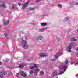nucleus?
Returning a JSON list of instances; mask_svg holds the SVG:
<instances>
[{"mask_svg":"<svg viewBox=\"0 0 78 78\" xmlns=\"http://www.w3.org/2000/svg\"><path fill=\"white\" fill-rule=\"evenodd\" d=\"M59 71L58 75H61L63 74L64 72L66 70L67 68V65H61L58 66Z\"/></svg>","mask_w":78,"mask_h":78,"instance_id":"f257e3e1","label":"nucleus"},{"mask_svg":"<svg viewBox=\"0 0 78 78\" xmlns=\"http://www.w3.org/2000/svg\"><path fill=\"white\" fill-rule=\"evenodd\" d=\"M74 46V43L71 42L69 44V46L67 47L68 51V52H71V50L72 48V47Z\"/></svg>","mask_w":78,"mask_h":78,"instance_id":"f03ea898","label":"nucleus"},{"mask_svg":"<svg viewBox=\"0 0 78 78\" xmlns=\"http://www.w3.org/2000/svg\"><path fill=\"white\" fill-rule=\"evenodd\" d=\"M34 68H37V66H36V64H34L33 66L30 67V69H31L30 72V74H31V75L33 74V69H34Z\"/></svg>","mask_w":78,"mask_h":78,"instance_id":"7ed1b4c3","label":"nucleus"},{"mask_svg":"<svg viewBox=\"0 0 78 78\" xmlns=\"http://www.w3.org/2000/svg\"><path fill=\"white\" fill-rule=\"evenodd\" d=\"M27 44V42L25 41H24L22 42V45H23V48H24V49H27V48H28V44Z\"/></svg>","mask_w":78,"mask_h":78,"instance_id":"20e7f679","label":"nucleus"},{"mask_svg":"<svg viewBox=\"0 0 78 78\" xmlns=\"http://www.w3.org/2000/svg\"><path fill=\"white\" fill-rule=\"evenodd\" d=\"M63 51L62 50H60L59 51V52L60 53L59 54L58 53H57L55 55V58H58V57H59L60 56L62 55V53Z\"/></svg>","mask_w":78,"mask_h":78,"instance_id":"39448f33","label":"nucleus"},{"mask_svg":"<svg viewBox=\"0 0 78 78\" xmlns=\"http://www.w3.org/2000/svg\"><path fill=\"white\" fill-rule=\"evenodd\" d=\"M7 75V73L6 72H5L3 73V72H1L0 73V78H3V75Z\"/></svg>","mask_w":78,"mask_h":78,"instance_id":"423d86ee","label":"nucleus"},{"mask_svg":"<svg viewBox=\"0 0 78 78\" xmlns=\"http://www.w3.org/2000/svg\"><path fill=\"white\" fill-rule=\"evenodd\" d=\"M57 74H58V73L57 72H55L53 73V75L50 77V78H54V76L55 75H57Z\"/></svg>","mask_w":78,"mask_h":78,"instance_id":"0eeeda50","label":"nucleus"},{"mask_svg":"<svg viewBox=\"0 0 78 78\" xmlns=\"http://www.w3.org/2000/svg\"><path fill=\"white\" fill-rule=\"evenodd\" d=\"M28 2H29V1H28L26 3L24 4V5L23 6L22 8L23 9H24L27 6H28Z\"/></svg>","mask_w":78,"mask_h":78,"instance_id":"6e6552de","label":"nucleus"},{"mask_svg":"<svg viewBox=\"0 0 78 78\" xmlns=\"http://www.w3.org/2000/svg\"><path fill=\"white\" fill-rule=\"evenodd\" d=\"M43 39V36H39L37 38V40H42Z\"/></svg>","mask_w":78,"mask_h":78,"instance_id":"1a4fd4ad","label":"nucleus"},{"mask_svg":"<svg viewBox=\"0 0 78 78\" xmlns=\"http://www.w3.org/2000/svg\"><path fill=\"white\" fill-rule=\"evenodd\" d=\"M69 19H70V17H69V16H67V17H66V18H65V19L63 20V21L66 22V21L68 20H69Z\"/></svg>","mask_w":78,"mask_h":78,"instance_id":"9d476101","label":"nucleus"},{"mask_svg":"<svg viewBox=\"0 0 78 78\" xmlns=\"http://www.w3.org/2000/svg\"><path fill=\"white\" fill-rule=\"evenodd\" d=\"M21 75L22 76H24V77H26L27 76V75L25 73L22 72L21 73Z\"/></svg>","mask_w":78,"mask_h":78,"instance_id":"9b49d317","label":"nucleus"},{"mask_svg":"<svg viewBox=\"0 0 78 78\" xmlns=\"http://www.w3.org/2000/svg\"><path fill=\"white\" fill-rule=\"evenodd\" d=\"M39 32H44V28H41L39 29Z\"/></svg>","mask_w":78,"mask_h":78,"instance_id":"f8f14e48","label":"nucleus"},{"mask_svg":"<svg viewBox=\"0 0 78 78\" xmlns=\"http://www.w3.org/2000/svg\"><path fill=\"white\" fill-rule=\"evenodd\" d=\"M71 41H76V40L75 38L74 37H72L70 39Z\"/></svg>","mask_w":78,"mask_h":78,"instance_id":"ddd939ff","label":"nucleus"},{"mask_svg":"<svg viewBox=\"0 0 78 78\" xmlns=\"http://www.w3.org/2000/svg\"><path fill=\"white\" fill-rule=\"evenodd\" d=\"M41 26H46L47 23H41Z\"/></svg>","mask_w":78,"mask_h":78,"instance_id":"4468645a","label":"nucleus"},{"mask_svg":"<svg viewBox=\"0 0 78 78\" xmlns=\"http://www.w3.org/2000/svg\"><path fill=\"white\" fill-rule=\"evenodd\" d=\"M9 24V21H6L4 22V25H6Z\"/></svg>","mask_w":78,"mask_h":78,"instance_id":"2eb2a0df","label":"nucleus"},{"mask_svg":"<svg viewBox=\"0 0 78 78\" xmlns=\"http://www.w3.org/2000/svg\"><path fill=\"white\" fill-rule=\"evenodd\" d=\"M27 39V38L26 37H23L22 38V40L23 41H25Z\"/></svg>","mask_w":78,"mask_h":78,"instance_id":"dca6fc26","label":"nucleus"},{"mask_svg":"<svg viewBox=\"0 0 78 78\" xmlns=\"http://www.w3.org/2000/svg\"><path fill=\"white\" fill-rule=\"evenodd\" d=\"M1 7H2V8H6V5L5 4H3L1 5Z\"/></svg>","mask_w":78,"mask_h":78,"instance_id":"f3484780","label":"nucleus"},{"mask_svg":"<svg viewBox=\"0 0 78 78\" xmlns=\"http://www.w3.org/2000/svg\"><path fill=\"white\" fill-rule=\"evenodd\" d=\"M4 35H5V37H6V39H7V41H8V37H7V36H8V34H6V33H5V34H4Z\"/></svg>","mask_w":78,"mask_h":78,"instance_id":"a211bd4d","label":"nucleus"},{"mask_svg":"<svg viewBox=\"0 0 78 78\" xmlns=\"http://www.w3.org/2000/svg\"><path fill=\"white\" fill-rule=\"evenodd\" d=\"M39 55L40 57H44V56H45V55H44L43 54H40Z\"/></svg>","mask_w":78,"mask_h":78,"instance_id":"6ab92c4d","label":"nucleus"},{"mask_svg":"<svg viewBox=\"0 0 78 78\" xmlns=\"http://www.w3.org/2000/svg\"><path fill=\"white\" fill-rule=\"evenodd\" d=\"M24 67V65H20L19 66V68H23V67Z\"/></svg>","mask_w":78,"mask_h":78,"instance_id":"aec40b11","label":"nucleus"},{"mask_svg":"<svg viewBox=\"0 0 78 78\" xmlns=\"http://www.w3.org/2000/svg\"><path fill=\"white\" fill-rule=\"evenodd\" d=\"M37 71H39V69H38L36 68L34 69V71L35 73H36L37 72Z\"/></svg>","mask_w":78,"mask_h":78,"instance_id":"412c9836","label":"nucleus"},{"mask_svg":"<svg viewBox=\"0 0 78 78\" xmlns=\"http://www.w3.org/2000/svg\"><path fill=\"white\" fill-rule=\"evenodd\" d=\"M69 62L67 60H66V61L65 62V63L66 64H68Z\"/></svg>","mask_w":78,"mask_h":78,"instance_id":"4be33fe9","label":"nucleus"},{"mask_svg":"<svg viewBox=\"0 0 78 78\" xmlns=\"http://www.w3.org/2000/svg\"><path fill=\"white\" fill-rule=\"evenodd\" d=\"M40 73L41 75H43L44 74V72L41 71L40 72Z\"/></svg>","mask_w":78,"mask_h":78,"instance_id":"5701e85b","label":"nucleus"},{"mask_svg":"<svg viewBox=\"0 0 78 78\" xmlns=\"http://www.w3.org/2000/svg\"><path fill=\"white\" fill-rule=\"evenodd\" d=\"M16 77H18L19 76V73H17L16 74Z\"/></svg>","mask_w":78,"mask_h":78,"instance_id":"b1692460","label":"nucleus"},{"mask_svg":"<svg viewBox=\"0 0 78 78\" xmlns=\"http://www.w3.org/2000/svg\"><path fill=\"white\" fill-rule=\"evenodd\" d=\"M62 5L59 4L58 5V7H60V8H62Z\"/></svg>","mask_w":78,"mask_h":78,"instance_id":"393cba45","label":"nucleus"},{"mask_svg":"<svg viewBox=\"0 0 78 78\" xmlns=\"http://www.w3.org/2000/svg\"><path fill=\"white\" fill-rule=\"evenodd\" d=\"M55 60H56V59L53 58V59H51V61H55Z\"/></svg>","mask_w":78,"mask_h":78,"instance_id":"a878e982","label":"nucleus"},{"mask_svg":"<svg viewBox=\"0 0 78 78\" xmlns=\"http://www.w3.org/2000/svg\"><path fill=\"white\" fill-rule=\"evenodd\" d=\"M36 2L37 3L40 2H41V0H36Z\"/></svg>","mask_w":78,"mask_h":78,"instance_id":"bb28decb","label":"nucleus"},{"mask_svg":"<svg viewBox=\"0 0 78 78\" xmlns=\"http://www.w3.org/2000/svg\"><path fill=\"white\" fill-rule=\"evenodd\" d=\"M14 6H15V5L14 4H13V6L12 7V8L13 9L14 8Z\"/></svg>","mask_w":78,"mask_h":78,"instance_id":"cd10ccee","label":"nucleus"},{"mask_svg":"<svg viewBox=\"0 0 78 78\" xmlns=\"http://www.w3.org/2000/svg\"><path fill=\"white\" fill-rule=\"evenodd\" d=\"M31 24H32L33 25H36V23H31Z\"/></svg>","mask_w":78,"mask_h":78,"instance_id":"c85d7f7f","label":"nucleus"},{"mask_svg":"<svg viewBox=\"0 0 78 78\" xmlns=\"http://www.w3.org/2000/svg\"><path fill=\"white\" fill-rule=\"evenodd\" d=\"M18 6H20V5H21V4H20V3H18Z\"/></svg>","mask_w":78,"mask_h":78,"instance_id":"c756f323","label":"nucleus"},{"mask_svg":"<svg viewBox=\"0 0 78 78\" xmlns=\"http://www.w3.org/2000/svg\"><path fill=\"white\" fill-rule=\"evenodd\" d=\"M34 9V8H31V9H30L31 10H33V9Z\"/></svg>","mask_w":78,"mask_h":78,"instance_id":"7c9ffc66","label":"nucleus"},{"mask_svg":"<svg viewBox=\"0 0 78 78\" xmlns=\"http://www.w3.org/2000/svg\"><path fill=\"white\" fill-rule=\"evenodd\" d=\"M76 64L78 65V61L76 63Z\"/></svg>","mask_w":78,"mask_h":78,"instance_id":"2f4dec72","label":"nucleus"},{"mask_svg":"<svg viewBox=\"0 0 78 78\" xmlns=\"http://www.w3.org/2000/svg\"><path fill=\"white\" fill-rule=\"evenodd\" d=\"M76 50L77 51H78V48H76Z\"/></svg>","mask_w":78,"mask_h":78,"instance_id":"473e14b6","label":"nucleus"},{"mask_svg":"<svg viewBox=\"0 0 78 78\" xmlns=\"http://www.w3.org/2000/svg\"><path fill=\"white\" fill-rule=\"evenodd\" d=\"M11 73H9V74H8V75H11Z\"/></svg>","mask_w":78,"mask_h":78,"instance_id":"72a5a7b5","label":"nucleus"},{"mask_svg":"<svg viewBox=\"0 0 78 78\" xmlns=\"http://www.w3.org/2000/svg\"><path fill=\"white\" fill-rule=\"evenodd\" d=\"M2 64V63L1 62H0V65Z\"/></svg>","mask_w":78,"mask_h":78,"instance_id":"f704fd0d","label":"nucleus"},{"mask_svg":"<svg viewBox=\"0 0 78 78\" xmlns=\"http://www.w3.org/2000/svg\"><path fill=\"white\" fill-rule=\"evenodd\" d=\"M1 27H2V26L0 25V28H1Z\"/></svg>","mask_w":78,"mask_h":78,"instance_id":"c9c22d12","label":"nucleus"},{"mask_svg":"<svg viewBox=\"0 0 78 78\" xmlns=\"http://www.w3.org/2000/svg\"><path fill=\"white\" fill-rule=\"evenodd\" d=\"M77 32H78V29H77Z\"/></svg>","mask_w":78,"mask_h":78,"instance_id":"e433bc0d","label":"nucleus"},{"mask_svg":"<svg viewBox=\"0 0 78 78\" xmlns=\"http://www.w3.org/2000/svg\"><path fill=\"white\" fill-rule=\"evenodd\" d=\"M58 78V77H56V78Z\"/></svg>","mask_w":78,"mask_h":78,"instance_id":"4c0bfd02","label":"nucleus"}]
</instances>
